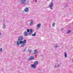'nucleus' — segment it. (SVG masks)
<instances>
[{
  "label": "nucleus",
  "mask_w": 73,
  "mask_h": 73,
  "mask_svg": "<svg viewBox=\"0 0 73 73\" xmlns=\"http://www.w3.org/2000/svg\"><path fill=\"white\" fill-rule=\"evenodd\" d=\"M27 31V32H30V33H28L30 35H31V34H32L33 32V29H28Z\"/></svg>",
  "instance_id": "1"
},
{
  "label": "nucleus",
  "mask_w": 73,
  "mask_h": 73,
  "mask_svg": "<svg viewBox=\"0 0 73 73\" xmlns=\"http://www.w3.org/2000/svg\"><path fill=\"white\" fill-rule=\"evenodd\" d=\"M53 6H54V4L53 3V1H52L49 5V8H50L51 9H52L53 8Z\"/></svg>",
  "instance_id": "2"
},
{
  "label": "nucleus",
  "mask_w": 73,
  "mask_h": 73,
  "mask_svg": "<svg viewBox=\"0 0 73 73\" xmlns=\"http://www.w3.org/2000/svg\"><path fill=\"white\" fill-rule=\"evenodd\" d=\"M20 1L22 4H24V5H26L28 4V3H26V0H20Z\"/></svg>",
  "instance_id": "3"
},
{
  "label": "nucleus",
  "mask_w": 73,
  "mask_h": 73,
  "mask_svg": "<svg viewBox=\"0 0 73 73\" xmlns=\"http://www.w3.org/2000/svg\"><path fill=\"white\" fill-rule=\"evenodd\" d=\"M29 33L27 32L26 31H25L24 33V35L25 36H28Z\"/></svg>",
  "instance_id": "4"
},
{
  "label": "nucleus",
  "mask_w": 73,
  "mask_h": 73,
  "mask_svg": "<svg viewBox=\"0 0 73 73\" xmlns=\"http://www.w3.org/2000/svg\"><path fill=\"white\" fill-rule=\"evenodd\" d=\"M24 39V38L22 36H20L19 37L18 40L19 41H22Z\"/></svg>",
  "instance_id": "5"
},
{
  "label": "nucleus",
  "mask_w": 73,
  "mask_h": 73,
  "mask_svg": "<svg viewBox=\"0 0 73 73\" xmlns=\"http://www.w3.org/2000/svg\"><path fill=\"white\" fill-rule=\"evenodd\" d=\"M31 66L33 68H36V66L35 64H31Z\"/></svg>",
  "instance_id": "6"
},
{
  "label": "nucleus",
  "mask_w": 73,
  "mask_h": 73,
  "mask_svg": "<svg viewBox=\"0 0 73 73\" xmlns=\"http://www.w3.org/2000/svg\"><path fill=\"white\" fill-rule=\"evenodd\" d=\"M25 11L26 12H28L29 11V8L28 7L26 8L25 9Z\"/></svg>",
  "instance_id": "7"
},
{
  "label": "nucleus",
  "mask_w": 73,
  "mask_h": 73,
  "mask_svg": "<svg viewBox=\"0 0 73 73\" xmlns=\"http://www.w3.org/2000/svg\"><path fill=\"white\" fill-rule=\"evenodd\" d=\"M33 59H34V57L32 56L29 58V60H33Z\"/></svg>",
  "instance_id": "8"
},
{
  "label": "nucleus",
  "mask_w": 73,
  "mask_h": 73,
  "mask_svg": "<svg viewBox=\"0 0 73 73\" xmlns=\"http://www.w3.org/2000/svg\"><path fill=\"white\" fill-rule=\"evenodd\" d=\"M25 46V44L23 43L21 45V47H24Z\"/></svg>",
  "instance_id": "9"
},
{
  "label": "nucleus",
  "mask_w": 73,
  "mask_h": 73,
  "mask_svg": "<svg viewBox=\"0 0 73 73\" xmlns=\"http://www.w3.org/2000/svg\"><path fill=\"white\" fill-rule=\"evenodd\" d=\"M35 53H34V54H37L38 53V52L37 50H35L34 51Z\"/></svg>",
  "instance_id": "10"
},
{
  "label": "nucleus",
  "mask_w": 73,
  "mask_h": 73,
  "mask_svg": "<svg viewBox=\"0 0 73 73\" xmlns=\"http://www.w3.org/2000/svg\"><path fill=\"white\" fill-rule=\"evenodd\" d=\"M41 27V25L39 23L37 25V27L38 28H40Z\"/></svg>",
  "instance_id": "11"
},
{
  "label": "nucleus",
  "mask_w": 73,
  "mask_h": 73,
  "mask_svg": "<svg viewBox=\"0 0 73 73\" xmlns=\"http://www.w3.org/2000/svg\"><path fill=\"white\" fill-rule=\"evenodd\" d=\"M33 21L32 20H31L30 23L29 25L30 26L32 25V24H33Z\"/></svg>",
  "instance_id": "12"
},
{
  "label": "nucleus",
  "mask_w": 73,
  "mask_h": 73,
  "mask_svg": "<svg viewBox=\"0 0 73 73\" xmlns=\"http://www.w3.org/2000/svg\"><path fill=\"white\" fill-rule=\"evenodd\" d=\"M38 62L37 61H36L34 62V64L36 65H37L38 64Z\"/></svg>",
  "instance_id": "13"
},
{
  "label": "nucleus",
  "mask_w": 73,
  "mask_h": 73,
  "mask_svg": "<svg viewBox=\"0 0 73 73\" xmlns=\"http://www.w3.org/2000/svg\"><path fill=\"white\" fill-rule=\"evenodd\" d=\"M17 45H18V46H19L20 45V43H19V40H17Z\"/></svg>",
  "instance_id": "14"
},
{
  "label": "nucleus",
  "mask_w": 73,
  "mask_h": 73,
  "mask_svg": "<svg viewBox=\"0 0 73 73\" xmlns=\"http://www.w3.org/2000/svg\"><path fill=\"white\" fill-rule=\"evenodd\" d=\"M3 28H4V29H5V28H6V25H5V24H3Z\"/></svg>",
  "instance_id": "15"
},
{
  "label": "nucleus",
  "mask_w": 73,
  "mask_h": 73,
  "mask_svg": "<svg viewBox=\"0 0 73 73\" xmlns=\"http://www.w3.org/2000/svg\"><path fill=\"white\" fill-rule=\"evenodd\" d=\"M23 42V44H25V43H27V40H24L23 41H22Z\"/></svg>",
  "instance_id": "16"
},
{
  "label": "nucleus",
  "mask_w": 73,
  "mask_h": 73,
  "mask_svg": "<svg viewBox=\"0 0 73 73\" xmlns=\"http://www.w3.org/2000/svg\"><path fill=\"white\" fill-rule=\"evenodd\" d=\"M64 56L66 58V57H67V54H66V53L65 52L64 53Z\"/></svg>",
  "instance_id": "17"
},
{
  "label": "nucleus",
  "mask_w": 73,
  "mask_h": 73,
  "mask_svg": "<svg viewBox=\"0 0 73 73\" xmlns=\"http://www.w3.org/2000/svg\"><path fill=\"white\" fill-rule=\"evenodd\" d=\"M36 33L35 32V33L34 34H32V36H36Z\"/></svg>",
  "instance_id": "18"
},
{
  "label": "nucleus",
  "mask_w": 73,
  "mask_h": 73,
  "mask_svg": "<svg viewBox=\"0 0 73 73\" xmlns=\"http://www.w3.org/2000/svg\"><path fill=\"white\" fill-rule=\"evenodd\" d=\"M71 32V31H70V30H68V31H67L66 33H68V34H69V33H70Z\"/></svg>",
  "instance_id": "19"
},
{
  "label": "nucleus",
  "mask_w": 73,
  "mask_h": 73,
  "mask_svg": "<svg viewBox=\"0 0 73 73\" xmlns=\"http://www.w3.org/2000/svg\"><path fill=\"white\" fill-rule=\"evenodd\" d=\"M23 43V41H19V44H22Z\"/></svg>",
  "instance_id": "20"
},
{
  "label": "nucleus",
  "mask_w": 73,
  "mask_h": 73,
  "mask_svg": "<svg viewBox=\"0 0 73 73\" xmlns=\"http://www.w3.org/2000/svg\"><path fill=\"white\" fill-rule=\"evenodd\" d=\"M52 25L53 27H54V26H55V23L54 22L52 24Z\"/></svg>",
  "instance_id": "21"
},
{
  "label": "nucleus",
  "mask_w": 73,
  "mask_h": 73,
  "mask_svg": "<svg viewBox=\"0 0 73 73\" xmlns=\"http://www.w3.org/2000/svg\"><path fill=\"white\" fill-rule=\"evenodd\" d=\"M58 47V45L57 44H56L54 46V47L55 48H57Z\"/></svg>",
  "instance_id": "22"
},
{
  "label": "nucleus",
  "mask_w": 73,
  "mask_h": 73,
  "mask_svg": "<svg viewBox=\"0 0 73 73\" xmlns=\"http://www.w3.org/2000/svg\"><path fill=\"white\" fill-rule=\"evenodd\" d=\"M26 50H27V48H26L25 49H24L23 50V52H25Z\"/></svg>",
  "instance_id": "23"
},
{
  "label": "nucleus",
  "mask_w": 73,
  "mask_h": 73,
  "mask_svg": "<svg viewBox=\"0 0 73 73\" xmlns=\"http://www.w3.org/2000/svg\"><path fill=\"white\" fill-rule=\"evenodd\" d=\"M68 5H66L65 6V8H67V7H68Z\"/></svg>",
  "instance_id": "24"
},
{
  "label": "nucleus",
  "mask_w": 73,
  "mask_h": 73,
  "mask_svg": "<svg viewBox=\"0 0 73 73\" xmlns=\"http://www.w3.org/2000/svg\"><path fill=\"white\" fill-rule=\"evenodd\" d=\"M0 50H1V52H2L3 51V49H2V48H1L0 49Z\"/></svg>",
  "instance_id": "25"
},
{
  "label": "nucleus",
  "mask_w": 73,
  "mask_h": 73,
  "mask_svg": "<svg viewBox=\"0 0 73 73\" xmlns=\"http://www.w3.org/2000/svg\"><path fill=\"white\" fill-rule=\"evenodd\" d=\"M2 35V34H1V33L0 32V36H1Z\"/></svg>",
  "instance_id": "26"
},
{
  "label": "nucleus",
  "mask_w": 73,
  "mask_h": 73,
  "mask_svg": "<svg viewBox=\"0 0 73 73\" xmlns=\"http://www.w3.org/2000/svg\"><path fill=\"white\" fill-rule=\"evenodd\" d=\"M60 66V64H58V67H59Z\"/></svg>",
  "instance_id": "27"
},
{
  "label": "nucleus",
  "mask_w": 73,
  "mask_h": 73,
  "mask_svg": "<svg viewBox=\"0 0 73 73\" xmlns=\"http://www.w3.org/2000/svg\"><path fill=\"white\" fill-rule=\"evenodd\" d=\"M57 67H58V66H55V68H57Z\"/></svg>",
  "instance_id": "28"
},
{
  "label": "nucleus",
  "mask_w": 73,
  "mask_h": 73,
  "mask_svg": "<svg viewBox=\"0 0 73 73\" xmlns=\"http://www.w3.org/2000/svg\"><path fill=\"white\" fill-rule=\"evenodd\" d=\"M61 31H63V30H64V29H61Z\"/></svg>",
  "instance_id": "29"
},
{
  "label": "nucleus",
  "mask_w": 73,
  "mask_h": 73,
  "mask_svg": "<svg viewBox=\"0 0 73 73\" xmlns=\"http://www.w3.org/2000/svg\"><path fill=\"white\" fill-rule=\"evenodd\" d=\"M29 52H30V53L31 52V51H30V50H29Z\"/></svg>",
  "instance_id": "30"
},
{
  "label": "nucleus",
  "mask_w": 73,
  "mask_h": 73,
  "mask_svg": "<svg viewBox=\"0 0 73 73\" xmlns=\"http://www.w3.org/2000/svg\"><path fill=\"white\" fill-rule=\"evenodd\" d=\"M35 2L36 3L37 2V0H35Z\"/></svg>",
  "instance_id": "31"
},
{
  "label": "nucleus",
  "mask_w": 73,
  "mask_h": 73,
  "mask_svg": "<svg viewBox=\"0 0 73 73\" xmlns=\"http://www.w3.org/2000/svg\"><path fill=\"white\" fill-rule=\"evenodd\" d=\"M49 0H48V1H49Z\"/></svg>",
  "instance_id": "32"
}]
</instances>
